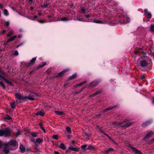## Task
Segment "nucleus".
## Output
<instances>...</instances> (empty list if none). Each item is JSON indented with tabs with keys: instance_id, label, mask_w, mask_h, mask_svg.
<instances>
[{
	"instance_id": "nucleus-1",
	"label": "nucleus",
	"mask_w": 154,
	"mask_h": 154,
	"mask_svg": "<svg viewBox=\"0 0 154 154\" xmlns=\"http://www.w3.org/2000/svg\"><path fill=\"white\" fill-rule=\"evenodd\" d=\"M15 96L16 98L17 99L16 100V102L17 104L23 103V101H27V100L32 101L35 100L34 98L35 95H32V96L31 94H29L28 96H22L20 94L16 93L15 94Z\"/></svg>"
},
{
	"instance_id": "nucleus-2",
	"label": "nucleus",
	"mask_w": 154,
	"mask_h": 154,
	"mask_svg": "<svg viewBox=\"0 0 154 154\" xmlns=\"http://www.w3.org/2000/svg\"><path fill=\"white\" fill-rule=\"evenodd\" d=\"M151 59L148 57H143L142 60L140 61V69L142 71H146L147 69H146L143 68L146 67L149 64L148 61H150Z\"/></svg>"
},
{
	"instance_id": "nucleus-3",
	"label": "nucleus",
	"mask_w": 154,
	"mask_h": 154,
	"mask_svg": "<svg viewBox=\"0 0 154 154\" xmlns=\"http://www.w3.org/2000/svg\"><path fill=\"white\" fill-rule=\"evenodd\" d=\"M119 16V20L121 24H126L129 22V18L126 16H125L123 14H121Z\"/></svg>"
},
{
	"instance_id": "nucleus-4",
	"label": "nucleus",
	"mask_w": 154,
	"mask_h": 154,
	"mask_svg": "<svg viewBox=\"0 0 154 154\" xmlns=\"http://www.w3.org/2000/svg\"><path fill=\"white\" fill-rule=\"evenodd\" d=\"M46 64V62H45L44 63H40L39 64L38 66L35 67L34 68L33 70H31L30 72L29 73V75H31L32 74L35 73V72L39 69L42 68Z\"/></svg>"
},
{
	"instance_id": "nucleus-5",
	"label": "nucleus",
	"mask_w": 154,
	"mask_h": 154,
	"mask_svg": "<svg viewBox=\"0 0 154 154\" xmlns=\"http://www.w3.org/2000/svg\"><path fill=\"white\" fill-rule=\"evenodd\" d=\"M36 59V57L33 58L30 61L29 63H27L26 62H24V64L26 66V67L28 68L29 67L32 66L35 63V60Z\"/></svg>"
},
{
	"instance_id": "nucleus-6",
	"label": "nucleus",
	"mask_w": 154,
	"mask_h": 154,
	"mask_svg": "<svg viewBox=\"0 0 154 154\" xmlns=\"http://www.w3.org/2000/svg\"><path fill=\"white\" fill-rule=\"evenodd\" d=\"M101 82L102 80L101 79H96L90 83V86L95 87L98 84L100 83Z\"/></svg>"
},
{
	"instance_id": "nucleus-7",
	"label": "nucleus",
	"mask_w": 154,
	"mask_h": 154,
	"mask_svg": "<svg viewBox=\"0 0 154 154\" xmlns=\"http://www.w3.org/2000/svg\"><path fill=\"white\" fill-rule=\"evenodd\" d=\"M4 134L5 137H9L11 134V129L8 127L6 128L4 130Z\"/></svg>"
},
{
	"instance_id": "nucleus-8",
	"label": "nucleus",
	"mask_w": 154,
	"mask_h": 154,
	"mask_svg": "<svg viewBox=\"0 0 154 154\" xmlns=\"http://www.w3.org/2000/svg\"><path fill=\"white\" fill-rule=\"evenodd\" d=\"M129 146L133 152L135 153L136 154H143L141 151L137 149L135 147L132 146L131 144H129Z\"/></svg>"
},
{
	"instance_id": "nucleus-9",
	"label": "nucleus",
	"mask_w": 154,
	"mask_h": 154,
	"mask_svg": "<svg viewBox=\"0 0 154 154\" xmlns=\"http://www.w3.org/2000/svg\"><path fill=\"white\" fill-rule=\"evenodd\" d=\"M68 71H69V70L68 69H64L62 72L59 73L57 76V77H58V78H61Z\"/></svg>"
},
{
	"instance_id": "nucleus-10",
	"label": "nucleus",
	"mask_w": 154,
	"mask_h": 154,
	"mask_svg": "<svg viewBox=\"0 0 154 154\" xmlns=\"http://www.w3.org/2000/svg\"><path fill=\"white\" fill-rule=\"evenodd\" d=\"M144 14L147 17L148 19H150L152 17V15L150 12H148L147 9H145L144 10Z\"/></svg>"
},
{
	"instance_id": "nucleus-11",
	"label": "nucleus",
	"mask_w": 154,
	"mask_h": 154,
	"mask_svg": "<svg viewBox=\"0 0 154 154\" xmlns=\"http://www.w3.org/2000/svg\"><path fill=\"white\" fill-rule=\"evenodd\" d=\"M69 149L71 150L75 151L76 152H79L80 150V148L74 147L72 145H70L69 146Z\"/></svg>"
},
{
	"instance_id": "nucleus-12",
	"label": "nucleus",
	"mask_w": 154,
	"mask_h": 154,
	"mask_svg": "<svg viewBox=\"0 0 154 154\" xmlns=\"http://www.w3.org/2000/svg\"><path fill=\"white\" fill-rule=\"evenodd\" d=\"M152 123V121L151 120L146 121L144 122H143L141 125V126L143 127H146L147 126L150 125Z\"/></svg>"
},
{
	"instance_id": "nucleus-13",
	"label": "nucleus",
	"mask_w": 154,
	"mask_h": 154,
	"mask_svg": "<svg viewBox=\"0 0 154 154\" xmlns=\"http://www.w3.org/2000/svg\"><path fill=\"white\" fill-rule=\"evenodd\" d=\"M154 134V132L152 131H151L149 132H148L146 135L144 137L143 140H145L147 139L150 137L152 134Z\"/></svg>"
},
{
	"instance_id": "nucleus-14",
	"label": "nucleus",
	"mask_w": 154,
	"mask_h": 154,
	"mask_svg": "<svg viewBox=\"0 0 154 154\" xmlns=\"http://www.w3.org/2000/svg\"><path fill=\"white\" fill-rule=\"evenodd\" d=\"M35 114L36 116L39 115L42 116H43L45 115V112L44 110L42 109L41 111L36 112Z\"/></svg>"
},
{
	"instance_id": "nucleus-15",
	"label": "nucleus",
	"mask_w": 154,
	"mask_h": 154,
	"mask_svg": "<svg viewBox=\"0 0 154 154\" xmlns=\"http://www.w3.org/2000/svg\"><path fill=\"white\" fill-rule=\"evenodd\" d=\"M17 142L15 140H12L10 141L8 144L9 145L15 146L17 145Z\"/></svg>"
},
{
	"instance_id": "nucleus-16",
	"label": "nucleus",
	"mask_w": 154,
	"mask_h": 154,
	"mask_svg": "<svg viewBox=\"0 0 154 154\" xmlns=\"http://www.w3.org/2000/svg\"><path fill=\"white\" fill-rule=\"evenodd\" d=\"M87 21H88L89 22H93L97 23H100V24H102L103 23V21L100 20H95L93 21V20H91V19H88L87 20Z\"/></svg>"
},
{
	"instance_id": "nucleus-17",
	"label": "nucleus",
	"mask_w": 154,
	"mask_h": 154,
	"mask_svg": "<svg viewBox=\"0 0 154 154\" xmlns=\"http://www.w3.org/2000/svg\"><path fill=\"white\" fill-rule=\"evenodd\" d=\"M77 74L76 73H75L72 75L70 76L68 79L67 81H69L75 79L77 76Z\"/></svg>"
},
{
	"instance_id": "nucleus-18",
	"label": "nucleus",
	"mask_w": 154,
	"mask_h": 154,
	"mask_svg": "<svg viewBox=\"0 0 154 154\" xmlns=\"http://www.w3.org/2000/svg\"><path fill=\"white\" fill-rule=\"evenodd\" d=\"M19 148L22 153H24L25 152V148L23 145L20 144Z\"/></svg>"
},
{
	"instance_id": "nucleus-19",
	"label": "nucleus",
	"mask_w": 154,
	"mask_h": 154,
	"mask_svg": "<svg viewBox=\"0 0 154 154\" xmlns=\"http://www.w3.org/2000/svg\"><path fill=\"white\" fill-rule=\"evenodd\" d=\"M54 112L57 115L61 116H62L65 115L64 112L62 111H54Z\"/></svg>"
},
{
	"instance_id": "nucleus-20",
	"label": "nucleus",
	"mask_w": 154,
	"mask_h": 154,
	"mask_svg": "<svg viewBox=\"0 0 154 154\" xmlns=\"http://www.w3.org/2000/svg\"><path fill=\"white\" fill-rule=\"evenodd\" d=\"M17 35H15L11 37L7 41V43H8L9 42L14 41L17 37Z\"/></svg>"
},
{
	"instance_id": "nucleus-21",
	"label": "nucleus",
	"mask_w": 154,
	"mask_h": 154,
	"mask_svg": "<svg viewBox=\"0 0 154 154\" xmlns=\"http://www.w3.org/2000/svg\"><path fill=\"white\" fill-rule=\"evenodd\" d=\"M3 152L5 154H8L9 152V149L7 147H5L3 149Z\"/></svg>"
},
{
	"instance_id": "nucleus-22",
	"label": "nucleus",
	"mask_w": 154,
	"mask_h": 154,
	"mask_svg": "<svg viewBox=\"0 0 154 154\" xmlns=\"http://www.w3.org/2000/svg\"><path fill=\"white\" fill-rule=\"evenodd\" d=\"M114 151V149L112 148H109L108 149L106 150L105 151V152L106 153V154H108L109 153V152H110Z\"/></svg>"
},
{
	"instance_id": "nucleus-23",
	"label": "nucleus",
	"mask_w": 154,
	"mask_h": 154,
	"mask_svg": "<svg viewBox=\"0 0 154 154\" xmlns=\"http://www.w3.org/2000/svg\"><path fill=\"white\" fill-rule=\"evenodd\" d=\"M101 91L98 90L97 91V92H95L94 93V94H91L90 96V97H92L95 96H96V95H97L100 94V93H101Z\"/></svg>"
},
{
	"instance_id": "nucleus-24",
	"label": "nucleus",
	"mask_w": 154,
	"mask_h": 154,
	"mask_svg": "<svg viewBox=\"0 0 154 154\" xmlns=\"http://www.w3.org/2000/svg\"><path fill=\"white\" fill-rule=\"evenodd\" d=\"M131 124L132 123H131L128 122L125 125L121 126V127L122 128H126L131 125Z\"/></svg>"
},
{
	"instance_id": "nucleus-25",
	"label": "nucleus",
	"mask_w": 154,
	"mask_h": 154,
	"mask_svg": "<svg viewBox=\"0 0 154 154\" xmlns=\"http://www.w3.org/2000/svg\"><path fill=\"white\" fill-rule=\"evenodd\" d=\"M86 149L89 150H94L95 149V147L93 146L90 145Z\"/></svg>"
},
{
	"instance_id": "nucleus-26",
	"label": "nucleus",
	"mask_w": 154,
	"mask_h": 154,
	"mask_svg": "<svg viewBox=\"0 0 154 154\" xmlns=\"http://www.w3.org/2000/svg\"><path fill=\"white\" fill-rule=\"evenodd\" d=\"M85 87H83L80 89L79 91H76L75 92V94H78L80 93L82 91L85 89Z\"/></svg>"
},
{
	"instance_id": "nucleus-27",
	"label": "nucleus",
	"mask_w": 154,
	"mask_h": 154,
	"mask_svg": "<svg viewBox=\"0 0 154 154\" xmlns=\"http://www.w3.org/2000/svg\"><path fill=\"white\" fill-rule=\"evenodd\" d=\"M16 103V102L14 101L13 103H11V108L13 109H15V108L16 106L15 105V103Z\"/></svg>"
},
{
	"instance_id": "nucleus-28",
	"label": "nucleus",
	"mask_w": 154,
	"mask_h": 154,
	"mask_svg": "<svg viewBox=\"0 0 154 154\" xmlns=\"http://www.w3.org/2000/svg\"><path fill=\"white\" fill-rule=\"evenodd\" d=\"M59 147L61 149L64 150H65L66 148L64 144H63V143H61L60 144Z\"/></svg>"
},
{
	"instance_id": "nucleus-29",
	"label": "nucleus",
	"mask_w": 154,
	"mask_h": 154,
	"mask_svg": "<svg viewBox=\"0 0 154 154\" xmlns=\"http://www.w3.org/2000/svg\"><path fill=\"white\" fill-rule=\"evenodd\" d=\"M43 141V140L40 138H37L36 139V142L38 143H40Z\"/></svg>"
},
{
	"instance_id": "nucleus-30",
	"label": "nucleus",
	"mask_w": 154,
	"mask_h": 154,
	"mask_svg": "<svg viewBox=\"0 0 154 154\" xmlns=\"http://www.w3.org/2000/svg\"><path fill=\"white\" fill-rule=\"evenodd\" d=\"M87 82V81H84L83 82L77 85H76L77 86H80L83 85V84L86 83Z\"/></svg>"
},
{
	"instance_id": "nucleus-31",
	"label": "nucleus",
	"mask_w": 154,
	"mask_h": 154,
	"mask_svg": "<svg viewBox=\"0 0 154 154\" xmlns=\"http://www.w3.org/2000/svg\"><path fill=\"white\" fill-rule=\"evenodd\" d=\"M31 135L33 137H37L38 133L36 132H32Z\"/></svg>"
},
{
	"instance_id": "nucleus-32",
	"label": "nucleus",
	"mask_w": 154,
	"mask_h": 154,
	"mask_svg": "<svg viewBox=\"0 0 154 154\" xmlns=\"http://www.w3.org/2000/svg\"><path fill=\"white\" fill-rule=\"evenodd\" d=\"M112 108L111 106L109 107L108 108H106L105 109H104L103 110V112H107V111H109L110 110H112Z\"/></svg>"
},
{
	"instance_id": "nucleus-33",
	"label": "nucleus",
	"mask_w": 154,
	"mask_h": 154,
	"mask_svg": "<svg viewBox=\"0 0 154 154\" xmlns=\"http://www.w3.org/2000/svg\"><path fill=\"white\" fill-rule=\"evenodd\" d=\"M88 146L87 144H85L84 145H82L81 146V148L83 149L84 150V151H85L87 149H86L87 148V147Z\"/></svg>"
},
{
	"instance_id": "nucleus-34",
	"label": "nucleus",
	"mask_w": 154,
	"mask_h": 154,
	"mask_svg": "<svg viewBox=\"0 0 154 154\" xmlns=\"http://www.w3.org/2000/svg\"><path fill=\"white\" fill-rule=\"evenodd\" d=\"M5 82L9 84L10 85H11V86H14V84L12 82L9 81L7 79Z\"/></svg>"
},
{
	"instance_id": "nucleus-35",
	"label": "nucleus",
	"mask_w": 154,
	"mask_h": 154,
	"mask_svg": "<svg viewBox=\"0 0 154 154\" xmlns=\"http://www.w3.org/2000/svg\"><path fill=\"white\" fill-rule=\"evenodd\" d=\"M142 51L141 49L137 50L134 51V54H138L141 53Z\"/></svg>"
},
{
	"instance_id": "nucleus-36",
	"label": "nucleus",
	"mask_w": 154,
	"mask_h": 154,
	"mask_svg": "<svg viewBox=\"0 0 154 154\" xmlns=\"http://www.w3.org/2000/svg\"><path fill=\"white\" fill-rule=\"evenodd\" d=\"M4 14L6 16H8V15L9 13H8V10L6 9H4Z\"/></svg>"
},
{
	"instance_id": "nucleus-37",
	"label": "nucleus",
	"mask_w": 154,
	"mask_h": 154,
	"mask_svg": "<svg viewBox=\"0 0 154 154\" xmlns=\"http://www.w3.org/2000/svg\"><path fill=\"white\" fill-rule=\"evenodd\" d=\"M38 145L36 144V143H35V144H34V147L35 149L36 150V151H38Z\"/></svg>"
},
{
	"instance_id": "nucleus-38",
	"label": "nucleus",
	"mask_w": 154,
	"mask_h": 154,
	"mask_svg": "<svg viewBox=\"0 0 154 154\" xmlns=\"http://www.w3.org/2000/svg\"><path fill=\"white\" fill-rule=\"evenodd\" d=\"M150 30L151 32H154V25H151Z\"/></svg>"
},
{
	"instance_id": "nucleus-39",
	"label": "nucleus",
	"mask_w": 154,
	"mask_h": 154,
	"mask_svg": "<svg viewBox=\"0 0 154 154\" xmlns=\"http://www.w3.org/2000/svg\"><path fill=\"white\" fill-rule=\"evenodd\" d=\"M119 105H118V104H117V105H116L115 106H112L111 107H112V109H116V108H119Z\"/></svg>"
},
{
	"instance_id": "nucleus-40",
	"label": "nucleus",
	"mask_w": 154,
	"mask_h": 154,
	"mask_svg": "<svg viewBox=\"0 0 154 154\" xmlns=\"http://www.w3.org/2000/svg\"><path fill=\"white\" fill-rule=\"evenodd\" d=\"M0 85L3 88L5 89V86L2 81L0 82Z\"/></svg>"
},
{
	"instance_id": "nucleus-41",
	"label": "nucleus",
	"mask_w": 154,
	"mask_h": 154,
	"mask_svg": "<svg viewBox=\"0 0 154 154\" xmlns=\"http://www.w3.org/2000/svg\"><path fill=\"white\" fill-rule=\"evenodd\" d=\"M4 135V130L0 129V136L2 137Z\"/></svg>"
},
{
	"instance_id": "nucleus-42",
	"label": "nucleus",
	"mask_w": 154,
	"mask_h": 154,
	"mask_svg": "<svg viewBox=\"0 0 154 154\" xmlns=\"http://www.w3.org/2000/svg\"><path fill=\"white\" fill-rule=\"evenodd\" d=\"M14 34V32L13 31H11L8 33L7 34V36L8 37H10L11 35H13Z\"/></svg>"
},
{
	"instance_id": "nucleus-43",
	"label": "nucleus",
	"mask_w": 154,
	"mask_h": 154,
	"mask_svg": "<svg viewBox=\"0 0 154 154\" xmlns=\"http://www.w3.org/2000/svg\"><path fill=\"white\" fill-rule=\"evenodd\" d=\"M68 20V18L66 17L62 18L61 20L62 21H66Z\"/></svg>"
},
{
	"instance_id": "nucleus-44",
	"label": "nucleus",
	"mask_w": 154,
	"mask_h": 154,
	"mask_svg": "<svg viewBox=\"0 0 154 154\" xmlns=\"http://www.w3.org/2000/svg\"><path fill=\"white\" fill-rule=\"evenodd\" d=\"M21 134V132H20V131L18 130L17 131V133H16V137H17L20 135Z\"/></svg>"
},
{
	"instance_id": "nucleus-45",
	"label": "nucleus",
	"mask_w": 154,
	"mask_h": 154,
	"mask_svg": "<svg viewBox=\"0 0 154 154\" xmlns=\"http://www.w3.org/2000/svg\"><path fill=\"white\" fill-rule=\"evenodd\" d=\"M41 7L43 8H47L48 7V5L47 4H44L43 5L41 6Z\"/></svg>"
},
{
	"instance_id": "nucleus-46",
	"label": "nucleus",
	"mask_w": 154,
	"mask_h": 154,
	"mask_svg": "<svg viewBox=\"0 0 154 154\" xmlns=\"http://www.w3.org/2000/svg\"><path fill=\"white\" fill-rule=\"evenodd\" d=\"M66 130L69 133H71V130L70 128L69 127H67L66 128Z\"/></svg>"
},
{
	"instance_id": "nucleus-47",
	"label": "nucleus",
	"mask_w": 154,
	"mask_h": 154,
	"mask_svg": "<svg viewBox=\"0 0 154 154\" xmlns=\"http://www.w3.org/2000/svg\"><path fill=\"white\" fill-rule=\"evenodd\" d=\"M52 137L55 140H57L58 139V136L57 135H54Z\"/></svg>"
},
{
	"instance_id": "nucleus-48",
	"label": "nucleus",
	"mask_w": 154,
	"mask_h": 154,
	"mask_svg": "<svg viewBox=\"0 0 154 154\" xmlns=\"http://www.w3.org/2000/svg\"><path fill=\"white\" fill-rule=\"evenodd\" d=\"M84 17L85 18H90V19H91V20H92L91 19V15L89 14H86L84 16Z\"/></svg>"
},
{
	"instance_id": "nucleus-49",
	"label": "nucleus",
	"mask_w": 154,
	"mask_h": 154,
	"mask_svg": "<svg viewBox=\"0 0 154 154\" xmlns=\"http://www.w3.org/2000/svg\"><path fill=\"white\" fill-rule=\"evenodd\" d=\"M12 118L9 115H7L5 118V119L8 120H11Z\"/></svg>"
},
{
	"instance_id": "nucleus-50",
	"label": "nucleus",
	"mask_w": 154,
	"mask_h": 154,
	"mask_svg": "<svg viewBox=\"0 0 154 154\" xmlns=\"http://www.w3.org/2000/svg\"><path fill=\"white\" fill-rule=\"evenodd\" d=\"M0 77L1 79H3L5 81H6V80H7V79H6L4 76L0 74Z\"/></svg>"
},
{
	"instance_id": "nucleus-51",
	"label": "nucleus",
	"mask_w": 154,
	"mask_h": 154,
	"mask_svg": "<svg viewBox=\"0 0 154 154\" xmlns=\"http://www.w3.org/2000/svg\"><path fill=\"white\" fill-rule=\"evenodd\" d=\"M40 127L41 129L45 133L46 132V130L45 129V128L42 126H41Z\"/></svg>"
},
{
	"instance_id": "nucleus-52",
	"label": "nucleus",
	"mask_w": 154,
	"mask_h": 154,
	"mask_svg": "<svg viewBox=\"0 0 154 154\" xmlns=\"http://www.w3.org/2000/svg\"><path fill=\"white\" fill-rule=\"evenodd\" d=\"M81 11H82V13L83 14H85L86 13L85 12V10L84 8H82L81 9Z\"/></svg>"
},
{
	"instance_id": "nucleus-53",
	"label": "nucleus",
	"mask_w": 154,
	"mask_h": 154,
	"mask_svg": "<svg viewBox=\"0 0 154 154\" xmlns=\"http://www.w3.org/2000/svg\"><path fill=\"white\" fill-rule=\"evenodd\" d=\"M9 25V22L8 21L6 22L5 25L6 26H8Z\"/></svg>"
},
{
	"instance_id": "nucleus-54",
	"label": "nucleus",
	"mask_w": 154,
	"mask_h": 154,
	"mask_svg": "<svg viewBox=\"0 0 154 154\" xmlns=\"http://www.w3.org/2000/svg\"><path fill=\"white\" fill-rule=\"evenodd\" d=\"M37 21L38 22H39V23H44L45 22V21L44 20H38Z\"/></svg>"
},
{
	"instance_id": "nucleus-55",
	"label": "nucleus",
	"mask_w": 154,
	"mask_h": 154,
	"mask_svg": "<svg viewBox=\"0 0 154 154\" xmlns=\"http://www.w3.org/2000/svg\"><path fill=\"white\" fill-rule=\"evenodd\" d=\"M14 54L16 56L18 55V52L17 51H15L14 53Z\"/></svg>"
},
{
	"instance_id": "nucleus-56",
	"label": "nucleus",
	"mask_w": 154,
	"mask_h": 154,
	"mask_svg": "<svg viewBox=\"0 0 154 154\" xmlns=\"http://www.w3.org/2000/svg\"><path fill=\"white\" fill-rule=\"evenodd\" d=\"M85 136L87 137H89V134L87 133H85Z\"/></svg>"
},
{
	"instance_id": "nucleus-57",
	"label": "nucleus",
	"mask_w": 154,
	"mask_h": 154,
	"mask_svg": "<svg viewBox=\"0 0 154 154\" xmlns=\"http://www.w3.org/2000/svg\"><path fill=\"white\" fill-rule=\"evenodd\" d=\"M128 122V120L127 119H125L124 120L122 121V122L123 123H125V122Z\"/></svg>"
},
{
	"instance_id": "nucleus-58",
	"label": "nucleus",
	"mask_w": 154,
	"mask_h": 154,
	"mask_svg": "<svg viewBox=\"0 0 154 154\" xmlns=\"http://www.w3.org/2000/svg\"><path fill=\"white\" fill-rule=\"evenodd\" d=\"M70 149H69V148H68L67 149L66 151V153H68V152H69V153H70Z\"/></svg>"
},
{
	"instance_id": "nucleus-59",
	"label": "nucleus",
	"mask_w": 154,
	"mask_h": 154,
	"mask_svg": "<svg viewBox=\"0 0 154 154\" xmlns=\"http://www.w3.org/2000/svg\"><path fill=\"white\" fill-rule=\"evenodd\" d=\"M69 84V83H68L67 82H66V83H65L64 84V87H66Z\"/></svg>"
},
{
	"instance_id": "nucleus-60",
	"label": "nucleus",
	"mask_w": 154,
	"mask_h": 154,
	"mask_svg": "<svg viewBox=\"0 0 154 154\" xmlns=\"http://www.w3.org/2000/svg\"><path fill=\"white\" fill-rule=\"evenodd\" d=\"M31 94H34L35 95V96H38V94H36V93H35V92H33V91H32L31 92Z\"/></svg>"
},
{
	"instance_id": "nucleus-61",
	"label": "nucleus",
	"mask_w": 154,
	"mask_h": 154,
	"mask_svg": "<svg viewBox=\"0 0 154 154\" xmlns=\"http://www.w3.org/2000/svg\"><path fill=\"white\" fill-rule=\"evenodd\" d=\"M24 44V42H21V43L19 45L21 46L23 45Z\"/></svg>"
},
{
	"instance_id": "nucleus-62",
	"label": "nucleus",
	"mask_w": 154,
	"mask_h": 154,
	"mask_svg": "<svg viewBox=\"0 0 154 154\" xmlns=\"http://www.w3.org/2000/svg\"><path fill=\"white\" fill-rule=\"evenodd\" d=\"M103 133V134L105 135V136H106L107 137L108 136V135L106 133H105L103 131H101Z\"/></svg>"
},
{
	"instance_id": "nucleus-63",
	"label": "nucleus",
	"mask_w": 154,
	"mask_h": 154,
	"mask_svg": "<svg viewBox=\"0 0 154 154\" xmlns=\"http://www.w3.org/2000/svg\"><path fill=\"white\" fill-rule=\"evenodd\" d=\"M141 78L142 79H143L145 78V76L144 75H142L141 76Z\"/></svg>"
},
{
	"instance_id": "nucleus-64",
	"label": "nucleus",
	"mask_w": 154,
	"mask_h": 154,
	"mask_svg": "<svg viewBox=\"0 0 154 154\" xmlns=\"http://www.w3.org/2000/svg\"><path fill=\"white\" fill-rule=\"evenodd\" d=\"M153 142H154V138L152 139L151 140L150 142V143H153Z\"/></svg>"
}]
</instances>
